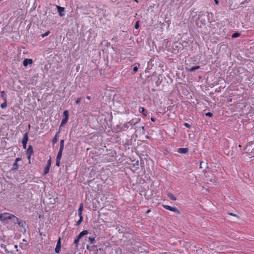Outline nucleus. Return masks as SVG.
Here are the masks:
<instances>
[{"instance_id":"obj_1","label":"nucleus","mask_w":254,"mask_h":254,"mask_svg":"<svg viewBox=\"0 0 254 254\" xmlns=\"http://www.w3.org/2000/svg\"><path fill=\"white\" fill-rule=\"evenodd\" d=\"M88 233V232L87 230H83L82 232H81L78 236L76 237L73 242V244L75 245V247L77 248L78 247L79 240L83 236L87 235Z\"/></svg>"},{"instance_id":"obj_2","label":"nucleus","mask_w":254,"mask_h":254,"mask_svg":"<svg viewBox=\"0 0 254 254\" xmlns=\"http://www.w3.org/2000/svg\"><path fill=\"white\" fill-rule=\"evenodd\" d=\"M11 222L14 224H17L18 225L23 227L25 225V223L22 220H19L17 217L12 214L11 218L10 219Z\"/></svg>"},{"instance_id":"obj_3","label":"nucleus","mask_w":254,"mask_h":254,"mask_svg":"<svg viewBox=\"0 0 254 254\" xmlns=\"http://www.w3.org/2000/svg\"><path fill=\"white\" fill-rule=\"evenodd\" d=\"M12 214H10L7 212H4L3 213L0 214V220L1 221H7L10 220L11 218Z\"/></svg>"},{"instance_id":"obj_4","label":"nucleus","mask_w":254,"mask_h":254,"mask_svg":"<svg viewBox=\"0 0 254 254\" xmlns=\"http://www.w3.org/2000/svg\"><path fill=\"white\" fill-rule=\"evenodd\" d=\"M63 115L64 116V118L62 120L61 123V127L63 126L64 125L67 123L69 119L68 111L67 110H65L63 113Z\"/></svg>"},{"instance_id":"obj_5","label":"nucleus","mask_w":254,"mask_h":254,"mask_svg":"<svg viewBox=\"0 0 254 254\" xmlns=\"http://www.w3.org/2000/svg\"><path fill=\"white\" fill-rule=\"evenodd\" d=\"M162 206L165 209L174 212L177 214H179L180 213V211L176 207H172L165 204H162Z\"/></svg>"},{"instance_id":"obj_6","label":"nucleus","mask_w":254,"mask_h":254,"mask_svg":"<svg viewBox=\"0 0 254 254\" xmlns=\"http://www.w3.org/2000/svg\"><path fill=\"white\" fill-rule=\"evenodd\" d=\"M28 140V133L26 132L23 135V137L22 140V143L24 149H26L27 147V142Z\"/></svg>"},{"instance_id":"obj_7","label":"nucleus","mask_w":254,"mask_h":254,"mask_svg":"<svg viewBox=\"0 0 254 254\" xmlns=\"http://www.w3.org/2000/svg\"><path fill=\"white\" fill-rule=\"evenodd\" d=\"M141 121L140 118H134L132 119L129 121H128L127 123H128L129 125L134 126L136 124H137L138 123L140 122Z\"/></svg>"},{"instance_id":"obj_8","label":"nucleus","mask_w":254,"mask_h":254,"mask_svg":"<svg viewBox=\"0 0 254 254\" xmlns=\"http://www.w3.org/2000/svg\"><path fill=\"white\" fill-rule=\"evenodd\" d=\"M61 249V238H59L56 245V247L55 249V252L56 253H59Z\"/></svg>"},{"instance_id":"obj_9","label":"nucleus","mask_w":254,"mask_h":254,"mask_svg":"<svg viewBox=\"0 0 254 254\" xmlns=\"http://www.w3.org/2000/svg\"><path fill=\"white\" fill-rule=\"evenodd\" d=\"M57 8L58 9V11L59 12V15L60 16H63L64 15V14L63 13V12L64 10V8L63 7H61L59 5H57Z\"/></svg>"},{"instance_id":"obj_10","label":"nucleus","mask_w":254,"mask_h":254,"mask_svg":"<svg viewBox=\"0 0 254 254\" xmlns=\"http://www.w3.org/2000/svg\"><path fill=\"white\" fill-rule=\"evenodd\" d=\"M32 63H33V61L32 59H26L23 61V64L24 66H26L28 64H32Z\"/></svg>"},{"instance_id":"obj_11","label":"nucleus","mask_w":254,"mask_h":254,"mask_svg":"<svg viewBox=\"0 0 254 254\" xmlns=\"http://www.w3.org/2000/svg\"><path fill=\"white\" fill-rule=\"evenodd\" d=\"M26 154L32 155L33 154V148L32 145H29L26 150Z\"/></svg>"},{"instance_id":"obj_12","label":"nucleus","mask_w":254,"mask_h":254,"mask_svg":"<svg viewBox=\"0 0 254 254\" xmlns=\"http://www.w3.org/2000/svg\"><path fill=\"white\" fill-rule=\"evenodd\" d=\"M96 236L95 235H93L90 236L88 238V242H90V244H94L96 242L95 241Z\"/></svg>"},{"instance_id":"obj_13","label":"nucleus","mask_w":254,"mask_h":254,"mask_svg":"<svg viewBox=\"0 0 254 254\" xmlns=\"http://www.w3.org/2000/svg\"><path fill=\"white\" fill-rule=\"evenodd\" d=\"M60 133V131H59L58 132H57L54 137L52 139V143L53 144H55V143H57V141H58V137H59V134Z\"/></svg>"},{"instance_id":"obj_14","label":"nucleus","mask_w":254,"mask_h":254,"mask_svg":"<svg viewBox=\"0 0 254 254\" xmlns=\"http://www.w3.org/2000/svg\"><path fill=\"white\" fill-rule=\"evenodd\" d=\"M188 151L187 148H180L178 149V152L180 153L185 154Z\"/></svg>"},{"instance_id":"obj_15","label":"nucleus","mask_w":254,"mask_h":254,"mask_svg":"<svg viewBox=\"0 0 254 254\" xmlns=\"http://www.w3.org/2000/svg\"><path fill=\"white\" fill-rule=\"evenodd\" d=\"M129 127V124L127 122L125 124H124L123 126L122 127H121V129L123 130H127Z\"/></svg>"},{"instance_id":"obj_16","label":"nucleus","mask_w":254,"mask_h":254,"mask_svg":"<svg viewBox=\"0 0 254 254\" xmlns=\"http://www.w3.org/2000/svg\"><path fill=\"white\" fill-rule=\"evenodd\" d=\"M140 112L144 116H146L147 115V112L145 110V108L144 107H140Z\"/></svg>"},{"instance_id":"obj_17","label":"nucleus","mask_w":254,"mask_h":254,"mask_svg":"<svg viewBox=\"0 0 254 254\" xmlns=\"http://www.w3.org/2000/svg\"><path fill=\"white\" fill-rule=\"evenodd\" d=\"M167 195L168 196V197L172 200H176V197L172 193H170V192H169L168 194H167Z\"/></svg>"},{"instance_id":"obj_18","label":"nucleus","mask_w":254,"mask_h":254,"mask_svg":"<svg viewBox=\"0 0 254 254\" xmlns=\"http://www.w3.org/2000/svg\"><path fill=\"white\" fill-rule=\"evenodd\" d=\"M64 140L62 139L60 141V146L59 150H64Z\"/></svg>"},{"instance_id":"obj_19","label":"nucleus","mask_w":254,"mask_h":254,"mask_svg":"<svg viewBox=\"0 0 254 254\" xmlns=\"http://www.w3.org/2000/svg\"><path fill=\"white\" fill-rule=\"evenodd\" d=\"M63 151V150H59L57 156V159H61Z\"/></svg>"},{"instance_id":"obj_20","label":"nucleus","mask_w":254,"mask_h":254,"mask_svg":"<svg viewBox=\"0 0 254 254\" xmlns=\"http://www.w3.org/2000/svg\"><path fill=\"white\" fill-rule=\"evenodd\" d=\"M50 168L48 166H46L44 168V175H46L49 172V171H50Z\"/></svg>"},{"instance_id":"obj_21","label":"nucleus","mask_w":254,"mask_h":254,"mask_svg":"<svg viewBox=\"0 0 254 254\" xmlns=\"http://www.w3.org/2000/svg\"><path fill=\"white\" fill-rule=\"evenodd\" d=\"M7 106V102L6 98H4V102L1 104V108L4 109Z\"/></svg>"},{"instance_id":"obj_22","label":"nucleus","mask_w":254,"mask_h":254,"mask_svg":"<svg viewBox=\"0 0 254 254\" xmlns=\"http://www.w3.org/2000/svg\"><path fill=\"white\" fill-rule=\"evenodd\" d=\"M83 203H81L80 204L79 208L78 209V213H82V212L83 211Z\"/></svg>"},{"instance_id":"obj_23","label":"nucleus","mask_w":254,"mask_h":254,"mask_svg":"<svg viewBox=\"0 0 254 254\" xmlns=\"http://www.w3.org/2000/svg\"><path fill=\"white\" fill-rule=\"evenodd\" d=\"M199 67H200L198 65L192 66V67H191L190 68V71H194L196 69H197L199 68Z\"/></svg>"},{"instance_id":"obj_24","label":"nucleus","mask_w":254,"mask_h":254,"mask_svg":"<svg viewBox=\"0 0 254 254\" xmlns=\"http://www.w3.org/2000/svg\"><path fill=\"white\" fill-rule=\"evenodd\" d=\"M240 34L239 33L235 32L232 34V38H236V37H238L239 36H240Z\"/></svg>"},{"instance_id":"obj_25","label":"nucleus","mask_w":254,"mask_h":254,"mask_svg":"<svg viewBox=\"0 0 254 254\" xmlns=\"http://www.w3.org/2000/svg\"><path fill=\"white\" fill-rule=\"evenodd\" d=\"M18 168V164L17 162H14L13 164L12 169L17 170Z\"/></svg>"},{"instance_id":"obj_26","label":"nucleus","mask_w":254,"mask_h":254,"mask_svg":"<svg viewBox=\"0 0 254 254\" xmlns=\"http://www.w3.org/2000/svg\"><path fill=\"white\" fill-rule=\"evenodd\" d=\"M82 220H83V217L79 218V219L76 222V225L77 226L81 224Z\"/></svg>"},{"instance_id":"obj_27","label":"nucleus","mask_w":254,"mask_h":254,"mask_svg":"<svg viewBox=\"0 0 254 254\" xmlns=\"http://www.w3.org/2000/svg\"><path fill=\"white\" fill-rule=\"evenodd\" d=\"M82 100V98H78L76 99V100L75 101V103L76 104H80V103L81 102Z\"/></svg>"},{"instance_id":"obj_28","label":"nucleus","mask_w":254,"mask_h":254,"mask_svg":"<svg viewBox=\"0 0 254 254\" xmlns=\"http://www.w3.org/2000/svg\"><path fill=\"white\" fill-rule=\"evenodd\" d=\"M61 159H56V165L57 166H59L60 165V163H61Z\"/></svg>"},{"instance_id":"obj_29","label":"nucleus","mask_w":254,"mask_h":254,"mask_svg":"<svg viewBox=\"0 0 254 254\" xmlns=\"http://www.w3.org/2000/svg\"><path fill=\"white\" fill-rule=\"evenodd\" d=\"M184 125L187 128H190L191 127V126L189 124L187 123H185L184 124Z\"/></svg>"},{"instance_id":"obj_30","label":"nucleus","mask_w":254,"mask_h":254,"mask_svg":"<svg viewBox=\"0 0 254 254\" xmlns=\"http://www.w3.org/2000/svg\"><path fill=\"white\" fill-rule=\"evenodd\" d=\"M50 32L49 31H47L46 33L42 35V37L47 36L50 34Z\"/></svg>"},{"instance_id":"obj_31","label":"nucleus","mask_w":254,"mask_h":254,"mask_svg":"<svg viewBox=\"0 0 254 254\" xmlns=\"http://www.w3.org/2000/svg\"><path fill=\"white\" fill-rule=\"evenodd\" d=\"M134 27L136 29H138L139 27V21H137L135 22Z\"/></svg>"},{"instance_id":"obj_32","label":"nucleus","mask_w":254,"mask_h":254,"mask_svg":"<svg viewBox=\"0 0 254 254\" xmlns=\"http://www.w3.org/2000/svg\"><path fill=\"white\" fill-rule=\"evenodd\" d=\"M138 70V67L137 66H134L133 67V71L134 72V73L137 72Z\"/></svg>"},{"instance_id":"obj_33","label":"nucleus","mask_w":254,"mask_h":254,"mask_svg":"<svg viewBox=\"0 0 254 254\" xmlns=\"http://www.w3.org/2000/svg\"><path fill=\"white\" fill-rule=\"evenodd\" d=\"M213 114L212 113L210 112H208L205 114V116L209 117H211L212 116Z\"/></svg>"},{"instance_id":"obj_34","label":"nucleus","mask_w":254,"mask_h":254,"mask_svg":"<svg viewBox=\"0 0 254 254\" xmlns=\"http://www.w3.org/2000/svg\"><path fill=\"white\" fill-rule=\"evenodd\" d=\"M51 165V158H50V159L48 161L47 164V166H48V167H50Z\"/></svg>"},{"instance_id":"obj_35","label":"nucleus","mask_w":254,"mask_h":254,"mask_svg":"<svg viewBox=\"0 0 254 254\" xmlns=\"http://www.w3.org/2000/svg\"><path fill=\"white\" fill-rule=\"evenodd\" d=\"M26 155L27 156V159L29 161V163H30L31 157L32 155H29V154H26Z\"/></svg>"},{"instance_id":"obj_36","label":"nucleus","mask_w":254,"mask_h":254,"mask_svg":"<svg viewBox=\"0 0 254 254\" xmlns=\"http://www.w3.org/2000/svg\"><path fill=\"white\" fill-rule=\"evenodd\" d=\"M4 94H5V93H4V91H1V98H3V99H4V98H4Z\"/></svg>"},{"instance_id":"obj_37","label":"nucleus","mask_w":254,"mask_h":254,"mask_svg":"<svg viewBox=\"0 0 254 254\" xmlns=\"http://www.w3.org/2000/svg\"><path fill=\"white\" fill-rule=\"evenodd\" d=\"M20 160H21V159L20 158H16L15 159V162L18 163V162Z\"/></svg>"},{"instance_id":"obj_38","label":"nucleus","mask_w":254,"mask_h":254,"mask_svg":"<svg viewBox=\"0 0 254 254\" xmlns=\"http://www.w3.org/2000/svg\"><path fill=\"white\" fill-rule=\"evenodd\" d=\"M150 120L152 122H155V121H156V119L154 118H151Z\"/></svg>"},{"instance_id":"obj_39","label":"nucleus","mask_w":254,"mask_h":254,"mask_svg":"<svg viewBox=\"0 0 254 254\" xmlns=\"http://www.w3.org/2000/svg\"><path fill=\"white\" fill-rule=\"evenodd\" d=\"M78 215L79 218L82 217V213H78Z\"/></svg>"},{"instance_id":"obj_40","label":"nucleus","mask_w":254,"mask_h":254,"mask_svg":"<svg viewBox=\"0 0 254 254\" xmlns=\"http://www.w3.org/2000/svg\"><path fill=\"white\" fill-rule=\"evenodd\" d=\"M150 211H151L150 209H148V210L146 211V214H148Z\"/></svg>"},{"instance_id":"obj_41","label":"nucleus","mask_w":254,"mask_h":254,"mask_svg":"<svg viewBox=\"0 0 254 254\" xmlns=\"http://www.w3.org/2000/svg\"><path fill=\"white\" fill-rule=\"evenodd\" d=\"M141 129H142L143 130H144V129H145V127H144V126H142V127H141Z\"/></svg>"},{"instance_id":"obj_42","label":"nucleus","mask_w":254,"mask_h":254,"mask_svg":"<svg viewBox=\"0 0 254 254\" xmlns=\"http://www.w3.org/2000/svg\"><path fill=\"white\" fill-rule=\"evenodd\" d=\"M214 1L216 4L218 3V1L217 0H214Z\"/></svg>"},{"instance_id":"obj_43","label":"nucleus","mask_w":254,"mask_h":254,"mask_svg":"<svg viewBox=\"0 0 254 254\" xmlns=\"http://www.w3.org/2000/svg\"><path fill=\"white\" fill-rule=\"evenodd\" d=\"M87 99L88 100H90V96H87Z\"/></svg>"},{"instance_id":"obj_44","label":"nucleus","mask_w":254,"mask_h":254,"mask_svg":"<svg viewBox=\"0 0 254 254\" xmlns=\"http://www.w3.org/2000/svg\"><path fill=\"white\" fill-rule=\"evenodd\" d=\"M230 214L231 215H232V216H235V215L234 214H233V213H230Z\"/></svg>"},{"instance_id":"obj_45","label":"nucleus","mask_w":254,"mask_h":254,"mask_svg":"<svg viewBox=\"0 0 254 254\" xmlns=\"http://www.w3.org/2000/svg\"><path fill=\"white\" fill-rule=\"evenodd\" d=\"M161 254H170L169 253H162Z\"/></svg>"}]
</instances>
